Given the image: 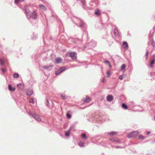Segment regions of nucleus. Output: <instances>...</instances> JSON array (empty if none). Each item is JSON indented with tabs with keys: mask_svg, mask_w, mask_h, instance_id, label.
Here are the masks:
<instances>
[{
	"mask_svg": "<svg viewBox=\"0 0 155 155\" xmlns=\"http://www.w3.org/2000/svg\"><path fill=\"white\" fill-rule=\"evenodd\" d=\"M32 116L37 121L39 122L41 121V119L39 115L34 114H32Z\"/></svg>",
	"mask_w": 155,
	"mask_h": 155,
	"instance_id": "nucleus-1",
	"label": "nucleus"
},
{
	"mask_svg": "<svg viewBox=\"0 0 155 155\" xmlns=\"http://www.w3.org/2000/svg\"><path fill=\"white\" fill-rule=\"evenodd\" d=\"M65 70L66 68L65 67H62L56 71L55 74L56 75H58L63 71H64Z\"/></svg>",
	"mask_w": 155,
	"mask_h": 155,
	"instance_id": "nucleus-2",
	"label": "nucleus"
},
{
	"mask_svg": "<svg viewBox=\"0 0 155 155\" xmlns=\"http://www.w3.org/2000/svg\"><path fill=\"white\" fill-rule=\"evenodd\" d=\"M70 56L73 60L77 59V54L74 52H71L70 53Z\"/></svg>",
	"mask_w": 155,
	"mask_h": 155,
	"instance_id": "nucleus-3",
	"label": "nucleus"
},
{
	"mask_svg": "<svg viewBox=\"0 0 155 155\" xmlns=\"http://www.w3.org/2000/svg\"><path fill=\"white\" fill-rule=\"evenodd\" d=\"M138 134V132L137 131H134L130 133L128 135V137H134Z\"/></svg>",
	"mask_w": 155,
	"mask_h": 155,
	"instance_id": "nucleus-4",
	"label": "nucleus"
},
{
	"mask_svg": "<svg viewBox=\"0 0 155 155\" xmlns=\"http://www.w3.org/2000/svg\"><path fill=\"white\" fill-rule=\"evenodd\" d=\"M123 47L126 50L128 49V45L126 41H124L122 45Z\"/></svg>",
	"mask_w": 155,
	"mask_h": 155,
	"instance_id": "nucleus-5",
	"label": "nucleus"
},
{
	"mask_svg": "<svg viewBox=\"0 0 155 155\" xmlns=\"http://www.w3.org/2000/svg\"><path fill=\"white\" fill-rule=\"evenodd\" d=\"M114 99L113 96L111 95H108L107 97V100L108 101H112Z\"/></svg>",
	"mask_w": 155,
	"mask_h": 155,
	"instance_id": "nucleus-6",
	"label": "nucleus"
},
{
	"mask_svg": "<svg viewBox=\"0 0 155 155\" xmlns=\"http://www.w3.org/2000/svg\"><path fill=\"white\" fill-rule=\"evenodd\" d=\"M91 98L88 96H86L83 99V101L85 103H89L91 101Z\"/></svg>",
	"mask_w": 155,
	"mask_h": 155,
	"instance_id": "nucleus-7",
	"label": "nucleus"
},
{
	"mask_svg": "<svg viewBox=\"0 0 155 155\" xmlns=\"http://www.w3.org/2000/svg\"><path fill=\"white\" fill-rule=\"evenodd\" d=\"M37 13L35 11H34L31 14V17L34 19H36L37 18Z\"/></svg>",
	"mask_w": 155,
	"mask_h": 155,
	"instance_id": "nucleus-8",
	"label": "nucleus"
},
{
	"mask_svg": "<svg viewBox=\"0 0 155 155\" xmlns=\"http://www.w3.org/2000/svg\"><path fill=\"white\" fill-rule=\"evenodd\" d=\"M55 60L56 63H59L62 62L63 59L62 58H55Z\"/></svg>",
	"mask_w": 155,
	"mask_h": 155,
	"instance_id": "nucleus-9",
	"label": "nucleus"
},
{
	"mask_svg": "<svg viewBox=\"0 0 155 155\" xmlns=\"http://www.w3.org/2000/svg\"><path fill=\"white\" fill-rule=\"evenodd\" d=\"M95 14L98 16L100 15L101 14V12L100 11L99 9H96L95 10Z\"/></svg>",
	"mask_w": 155,
	"mask_h": 155,
	"instance_id": "nucleus-10",
	"label": "nucleus"
},
{
	"mask_svg": "<svg viewBox=\"0 0 155 155\" xmlns=\"http://www.w3.org/2000/svg\"><path fill=\"white\" fill-rule=\"evenodd\" d=\"M8 87L9 90L10 91H14L15 90V87H12L11 85H9Z\"/></svg>",
	"mask_w": 155,
	"mask_h": 155,
	"instance_id": "nucleus-11",
	"label": "nucleus"
},
{
	"mask_svg": "<svg viewBox=\"0 0 155 155\" xmlns=\"http://www.w3.org/2000/svg\"><path fill=\"white\" fill-rule=\"evenodd\" d=\"M114 35L116 36H117L119 35L118 30L117 28H115L114 30Z\"/></svg>",
	"mask_w": 155,
	"mask_h": 155,
	"instance_id": "nucleus-12",
	"label": "nucleus"
},
{
	"mask_svg": "<svg viewBox=\"0 0 155 155\" xmlns=\"http://www.w3.org/2000/svg\"><path fill=\"white\" fill-rule=\"evenodd\" d=\"M108 134L110 135H117V133L116 132L112 131L110 133H108Z\"/></svg>",
	"mask_w": 155,
	"mask_h": 155,
	"instance_id": "nucleus-13",
	"label": "nucleus"
},
{
	"mask_svg": "<svg viewBox=\"0 0 155 155\" xmlns=\"http://www.w3.org/2000/svg\"><path fill=\"white\" fill-rule=\"evenodd\" d=\"M155 62V59H153L151 61L150 66L151 67H152L153 66V65L154 64Z\"/></svg>",
	"mask_w": 155,
	"mask_h": 155,
	"instance_id": "nucleus-14",
	"label": "nucleus"
},
{
	"mask_svg": "<svg viewBox=\"0 0 155 155\" xmlns=\"http://www.w3.org/2000/svg\"><path fill=\"white\" fill-rule=\"evenodd\" d=\"M72 128V127H71L70 130L65 132V135L66 136H69L70 135V131L71 130V129Z\"/></svg>",
	"mask_w": 155,
	"mask_h": 155,
	"instance_id": "nucleus-15",
	"label": "nucleus"
},
{
	"mask_svg": "<svg viewBox=\"0 0 155 155\" xmlns=\"http://www.w3.org/2000/svg\"><path fill=\"white\" fill-rule=\"evenodd\" d=\"M61 96L62 99H66L67 98V97L65 95L61 94Z\"/></svg>",
	"mask_w": 155,
	"mask_h": 155,
	"instance_id": "nucleus-16",
	"label": "nucleus"
},
{
	"mask_svg": "<svg viewBox=\"0 0 155 155\" xmlns=\"http://www.w3.org/2000/svg\"><path fill=\"white\" fill-rule=\"evenodd\" d=\"M39 6L40 8L42 9L43 10H46L45 7L43 5H39Z\"/></svg>",
	"mask_w": 155,
	"mask_h": 155,
	"instance_id": "nucleus-17",
	"label": "nucleus"
},
{
	"mask_svg": "<svg viewBox=\"0 0 155 155\" xmlns=\"http://www.w3.org/2000/svg\"><path fill=\"white\" fill-rule=\"evenodd\" d=\"M24 0H15V3L17 4L20 2H23Z\"/></svg>",
	"mask_w": 155,
	"mask_h": 155,
	"instance_id": "nucleus-18",
	"label": "nucleus"
},
{
	"mask_svg": "<svg viewBox=\"0 0 155 155\" xmlns=\"http://www.w3.org/2000/svg\"><path fill=\"white\" fill-rule=\"evenodd\" d=\"M126 66L125 64H123L121 67V70H124L125 68H126Z\"/></svg>",
	"mask_w": 155,
	"mask_h": 155,
	"instance_id": "nucleus-19",
	"label": "nucleus"
},
{
	"mask_svg": "<svg viewBox=\"0 0 155 155\" xmlns=\"http://www.w3.org/2000/svg\"><path fill=\"white\" fill-rule=\"evenodd\" d=\"M122 107L125 109H127V106L124 104L123 103L122 104Z\"/></svg>",
	"mask_w": 155,
	"mask_h": 155,
	"instance_id": "nucleus-20",
	"label": "nucleus"
},
{
	"mask_svg": "<svg viewBox=\"0 0 155 155\" xmlns=\"http://www.w3.org/2000/svg\"><path fill=\"white\" fill-rule=\"evenodd\" d=\"M66 116L67 118L69 119L71 118V115L68 113L67 114Z\"/></svg>",
	"mask_w": 155,
	"mask_h": 155,
	"instance_id": "nucleus-21",
	"label": "nucleus"
},
{
	"mask_svg": "<svg viewBox=\"0 0 155 155\" xmlns=\"http://www.w3.org/2000/svg\"><path fill=\"white\" fill-rule=\"evenodd\" d=\"M104 63L106 64H109V66L110 67V68L111 67V65L109 61H104Z\"/></svg>",
	"mask_w": 155,
	"mask_h": 155,
	"instance_id": "nucleus-22",
	"label": "nucleus"
},
{
	"mask_svg": "<svg viewBox=\"0 0 155 155\" xmlns=\"http://www.w3.org/2000/svg\"><path fill=\"white\" fill-rule=\"evenodd\" d=\"M111 73H110V71H108L107 73V76L108 77H109L110 75H111Z\"/></svg>",
	"mask_w": 155,
	"mask_h": 155,
	"instance_id": "nucleus-23",
	"label": "nucleus"
},
{
	"mask_svg": "<svg viewBox=\"0 0 155 155\" xmlns=\"http://www.w3.org/2000/svg\"><path fill=\"white\" fill-rule=\"evenodd\" d=\"M14 78H18L19 77V75L18 74L15 73L13 75Z\"/></svg>",
	"mask_w": 155,
	"mask_h": 155,
	"instance_id": "nucleus-24",
	"label": "nucleus"
},
{
	"mask_svg": "<svg viewBox=\"0 0 155 155\" xmlns=\"http://www.w3.org/2000/svg\"><path fill=\"white\" fill-rule=\"evenodd\" d=\"M144 138L145 137L142 135H140L139 136V138L140 139L143 140Z\"/></svg>",
	"mask_w": 155,
	"mask_h": 155,
	"instance_id": "nucleus-25",
	"label": "nucleus"
},
{
	"mask_svg": "<svg viewBox=\"0 0 155 155\" xmlns=\"http://www.w3.org/2000/svg\"><path fill=\"white\" fill-rule=\"evenodd\" d=\"M148 54H149V52L148 51H147L146 52V55H145V58H146V60H147L148 59Z\"/></svg>",
	"mask_w": 155,
	"mask_h": 155,
	"instance_id": "nucleus-26",
	"label": "nucleus"
},
{
	"mask_svg": "<svg viewBox=\"0 0 155 155\" xmlns=\"http://www.w3.org/2000/svg\"><path fill=\"white\" fill-rule=\"evenodd\" d=\"M81 136H82V137H83V138H84L85 139H87V137H86V135L85 134H82Z\"/></svg>",
	"mask_w": 155,
	"mask_h": 155,
	"instance_id": "nucleus-27",
	"label": "nucleus"
},
{
	"mask_svg": "<svg viewBox=\"0 0 155 155\" xmlns=\"http://www.w3.org/2000/svg\"><path fill=\"white\" fill-rule=\"evenodd\" d=\"M84 144L83 143H82V142H79V143H78V145L79 146H81V147H83L84 146Z\"/></svg>",
	"mask_w": 155,
	"mask_h": 155,
	"instance_id": "nucleus-28",
	"label": "nucleus"
},
{
	"mask_svg": "<svg viewBox=\"0 0 155 155\" xmlns=\"http://www.w3.org/2000/svg\"><path fill=\"white\" fill-rule=\"evenodd\" d=\"M4 64V61L3 60L0 59V65H2Z\"/></svg>",
	"mask_w": 155,
	"mask_h": 155,
	"instance_id": "nucleus-29",
	"label": "nucleus"
},
{
	"mask_svg": "<svg viewBox=\"0 0 155 155\" xmlns=\"http://www.w3.org/2000/svg\"><path fill=\"white\" fill-rule=\"evenodd\" d=\"M21 86H22V84L21 83L19 84H17V87L19 89H21Z\"/></svg>",
	"mask_w": 155,
	"mask_h": 155,
	"instance_id": "nucleus-30",
	"label": "nucleus"
},
{
	"mask_svg": "<svg viewBox=\"0 0 155 155\" xmlns=\"http://www.w3.org/2000/svg\"><path fill=\"white\" fill-rule=\"evenodd\" d=\"M110 140H111L113 142H119V141H116L114 139H110Z\"/></svg>",
	"mask_w": 155,
	"mask_h": 155,
	"instance_id": "nucleus-31",
	"label": "nucleus"
},
{
	"mask_svg": "<svg viewBox=\"0 0 155 155\" xmlns=\"http://www.w3.org/2000/svg\"><path fill=\"white\" fill-rule=\"evenodd\" d=\"M124 76L123 75H122L121 76H120L119 77V78L120 79V80H122L124 78Z\"/></svg>",
	"mask_w": 155,
	"mask_h": 155,
	"instance_id": "nucleus-32",
	"label": "nucleus"
},
{
	"mask_svg": "<svg viewBox=\"0 0 155 155\" xmlns=\"http://www.w3.org/2000/svg\"><path fill=\"white\" fill-rule=\"evenodd\" d=\"M29 102L30 103H34V101L33 99H31V100L29 101Z\"/></svg>",
	"mask_w": 155,
	"mask_h": 155,
	"instance_id": "nucleus-33",
	"label": "nucleus"
},
{
	"mask_svg": "<svg viewBox=\"0 0 155 155\" xmlns=\"http://www.w3.org/2000/svg\"><path fill=\"white\" fill-rule=\"evenodd\" d=\"M30 12L29 11H28V12L27 11V9H25V12H26V14L27 15H28V14L29 13V12Z\"/></svg>",
	"mask_w": 155,
	"mask_h": 155,
	"instance_id": "nucleus-34",
	"label": "nucleus"
},
{
	"mask_svg": "<svg viewBox=\"0 0 155 155\" xmlns=\"http://www.w3.org/2000/svg\"><path fill=\"white\" fill-rule=\"evenodd\" d=\"M2 71L4 73L6 71V70L5 69L2 68Z\"/></svg>",
	"mask_w": 155,
	"mask_h": 155,
	"instance_id": "nucleus-35",
	"label": "nucleus"
},
{
	"mask_svg": "<svg viewBox=\"0 0 155 155\" xmlns=\"http://www.w3.org/2000/svg\"><path fill=\"white\" fill-rule=\"evenodd\" d=\"M82 2L83 5H84L85 4V1L84 0L82 1Z\"/></svg>",
	"mask_w": 155,
	"mask_h": 155,
	"instance_id": "nucleus-36",
	"label": "nucleus"
},
{
	"mask_svg": "<svg viewBox=\"0 0 155 155\" xmlns=\"http://www.w3.org/2000/svg\"><path fill=\"white\" fill-rule=\"evenodd\" d=\"M116 148H121V147H120V146H117L116 147Z\"/></svg>",
	"mask_w": 155,
	"mask_h": 155,
	"instance_id": "nucleus-37",
	"label": "nucleus"
},
{
	"mask_svg": "<svg viewBox=\"0 0 155 155\" xmlns=\"http://www.w3.org/2000/svg\"><path fill=\"white\" fill-rule=\"evenodd\" d=\"M150 131H148L147 133V134H150Z\"/></svg>",
	"mask_w": 155,
	"mask_h": 155,
	"instance_id": "nucleus-38",
	"label": "nucleus"
},
{
	"mask_svg": "<svg viewBox=\"0 0 155 155\" xmlns=\"http://www.w3.org/2000/svg\"><path fill=\"white\" fill-rule=\"evenodd\" d=\"M32 93H31V94H29L28 93H27V94L28 95H31L32 94Z\"/></svg>",
	"mask_w": 155,
	"mask_h": 155,
	"instance_id": "nucleus-39",
	"label": "nucleus"
},
{
	"mask_svg": "<svg viewBox=\"0 0 155 155\" xmlns=\"http://www.w3.org/2000/svg\"><path fill=\"white\" fill-rule=\"evenodd\" d=\"M154 120H155V117H154Z\"/></svg>",
	"mask_w": 155,
	"mask_h": 155,
	"instance_id": "nucleus-40",
	"label": "nucleus"
},
{
	"mask_svg": "<svg viewBox=\"0 0 155 155\" xmlns=\"http://www.w3.org/2000/svg\"><path fill=\"white\" fill-rule=\"evenodd\" d=\"M45 68H46L45 67V66H44V67Z\"/></svg>",
	"mask_w": 155,
	"mask_h": 155,
	"instance_id": "nucleus-41",
	"label": "nucleus"
},
{
	"mask_svg": "<svg viewBox=\"0 0 155 155\" xmlns=\"http://www.w3.org/2000/svg\"><path fill=\"white\" fill-rule=\"evenodd\" d=\"M29 14H28V15H29Z\"/></svg>",
	"mask_w": 155,
	"mask_h": 155,
	"instance_id": "nucleus-42",
	"label": "nucleus"
}]
</instances>
